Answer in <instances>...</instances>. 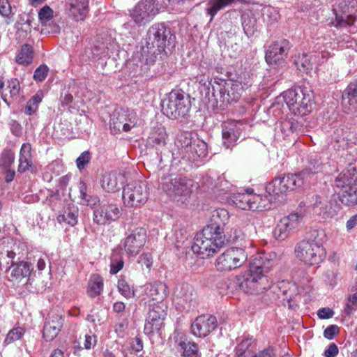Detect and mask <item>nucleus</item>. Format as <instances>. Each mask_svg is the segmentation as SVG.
Returning a JSON list of instances; mask_svg holds the SVG:
<instances>
[{"instance_id":"obj_18","label":"nucleus","mask_w":357,"mask_h":357,"mask_svg":"<svg viewBox=\"0 0 357 357\" xmlns=\"http://www.w3.org/2000/svg\"><path fill=\"white\" fill-rule=\"evenodd\" d=\"M222 79L214 78L204 84L203 90L205 92V98L208 99V104L213 107H220L224 109L228 102H223V95H226Z\"/></svg>"},{"instance_id":"obj_42","label":"nucleus","mask_w":357,"mask_h":357,"mask_svg":"<svg viewBox=\"0 0 357 357\" xmlns=\"http://www.w3.org/2000/svg\"><path fill=\"white\" fill-rule=\"evenodd\" d=\"M341 202L348 206H353L357 204V188L354 190L351 188L342 189L340 195Z\"/></svg>"},{"instance_id":"obj_64","label":"nucleus","mask_w":357,"mask_h":357,"mask_svg":"<svg viewBox=\"0 0 357 357\" xmlns=\"http://www.w3.org/2000/svg\"><path fill=\"white\" fill-rule=\"evenodd\" d=\"M97 342V337L96 335H85V340L84 343V348L86 349H91L92 347L95 346Z\"/></svg>"},{"instance_id":"obj_40","label":"nucleus","mask_w":357,"mask_h":357,"mask_svg":"<svg viewBox=\"0 0 357 357\" xmlns=\"http://www.w3.org/2000/svg\"><path fill=\"white\" fill-rule=\"evenodd\" d=\"M33 60V49L29 45H24L16 57V61L19 64L29 65Z\"/></svg>"},{"instance_id":"obj_8","label":"nucleus","mask_w":357,"mask_h":357,"mask_svg":"<svg viewBox=\"0 0 357 357\" xmlns=\"http://www.w3.org/2000/svg\"><path fill=\"white\" fill-rule=\"evenodd\" d=\"M193 183L192 180L175 174L162 176L160 180L161 189L172 198L189 195Z\"/></svg>"},{"instance_id":"obj_22","label":"nucleus","mask_w":357,"mask_h":357,"mask_svg":"<svg viewBox=\"0 0 357 357\" xmlns=\"http://www.w3.org/2000/svg\"><path fill=\"white\" fill-rule=\"evenodd\" d=\"M217 319L211 314H202L191 324L192 333L197 337H206L217 327Z\"/></svg>"},{"instance_id":"obj_10","label":"nucleus","mask_w":357,"mask_h":357,"mask_svg":"<svg viewBox=\"0 0 357 357\" xmlns=\"http://www.w3.org/2000/svg\"><path fill=\"white\" fill-rule=\"evenodd\" d=\"M138 121L137 114L134 110L118 108L111 114L109 126L115 133L121 130L129 132L137 126Z\"/></svg>"},{"instance_id":"obj_12","label":"nucleus","mask_w":357,"mask_h":357,"mask_svg":"<svg viewBox=\"0 0 357 357\" xmlns=\"http://www.w3.org/2000/svg\"><path fill=\"white\" fill-rule=\"evenodd\" d=\"M247 259L248 255L243 248H231L217 258L215 266L220 271H231L241 266Z\"/></svg>"},{"instance_id":"obj_2","label":"nucleus","mask_w":357,"mask_h":357,"mask_svg":"<svg viewBox=\"0 0 357 357\" xmlns=\"http://www.w3.org/2000/svg\"><path fill=\"white\" fill-rule=\"evenodd\" d=\"M176 42L175 34L171 28L165 23H157L149 27L147 31L146 45H142L139 52V59L146 65L153 64L158 56L162 58L166 54L165 49L174 47ZM139 52L137 54L138 56Z\"/></svg>"},{"instance_id":"obj_63","label":"nucleus","mask_w":357,"mask_h":357,"mask_svg":"<svg viewBox=\"0 0 357 357\" xmlns=\"http://www.w3.org/2000/svg\"><path fill=\"white\" fill-rule=\"evenodd\" d=\"M339 353L337 346L335 343L329 344L328 347L324 351L325 357H335Z\"/></svg>"},{"instance_id":"obj_19","label":"nucleus","mask_w":357,"mask_h":357,"mask_svg":"<svg viewBox=\"0 0 357 357\" xmlns=\"http://www.w3.org/2000/svg\"><path fill=\"white\" fill-rule=\"evenodd\" d=\"M229 200L236 207L242 210L261 211L265 207L259 195L234 193L229 197Z\"/></svg>"},{"instance_id":"obj_31","label":"nucleus","mask_w":357,"mask_h":357,"mask_svg":"<svg viewBox=\"0 0 357 357\" xmlns=\"http://www.w3.org/2000/svg\"><path fill=\"white\" fill-rule=\"evenodd\" d=\"M167 287L161 282L146 284L144 287V294L153 301H162L166 295Z\"/></svg>"},{"instance_id":"obj_41","label":"nucleus","mask_w":357,"mask_h":357,"mask_svg":"<svg viewBox=\"0 0 357 357\" xmlns=\"http://www.w3.org/2000/svg\"><path fill=\"white\" fill-rule=\"evenodd\" d=\"M178 346L183 350V355L185 357H201L197 345L190 341H181Z\"/></svg>"},{"instance_id":"obj_1","label":"nucleus","mask_w":357,"mask_h":357,"mask_svg":"<svg viewBox=\"0 0 357 357\" xmlns=\"http://www.w3.org/2000/svg\"><path fill=\"white\" fill-rule=\"evenodd\" d=\"M273 264L274 261L271 258V255L265 253L257 255L250 262L249 271L236 278V285L247 294L262 293L271 287L266 273Z\"/></svg>"},{"instance_id":"obj_53","label":"nucleus","mask_w":357,"mask_h":357,"mask_svg":"<svg viewBox=\"0 0 357 357\" xmlns=\"http://www.w3.org/2000/svg\"><path fill=\"white\" fill-rule=\"evenodd\" d=\"M91 159V153L89 151L82 152L76 160V165L79 170L84 169L85 166Z\"/></svg>"},{"instance_id":"obj_39","label":"nucleus","mask_w":357,"mask_h":357,"mask_svg":"<svg viewBox=\"0 0 357 357\" xmlns=\"http://www.w3.org/2000/svg\"><path fill=\"white\" fill-rule=\"evenodd\" d=\"M103 290V280L98 275H93L89 282L88 294L94 298L101 294Z\"/></svg>"},{"instance_id":"obj_33","label":"nucleus","mask_w":357,"mask_h":357,"mask_svg":"<svg viewBox=\"0 0 357 357\" xmlns=\"http://www.w3.org/2000/svg\"><path fill=\"white\" fill-rule=\"evenodd\" d=\"M241 24L248 37L252 36L257 31V19L252 11H245L241 15Z\"/></svg>"},{"instance_id":"obj_14","label":"nucleus","mask_w":357,"mask_h":357,"mask_svg":"<svg viewBox=\"0 0 357 357\" xmlns=\"http://www.w3.org/2000/svg\"><path fill=\"white\" fill-rule=\"evenodd\" d=\"M146 238V229L142 227L130 229L123 241V249L127 255L135 256L144 247Z\"/></svg>"},{"instance_id":"obj_30","label":"nucleus","mask_w":357,"mask_h":357,"mask_svg":"<svg viewBox=\"0 0 357 357\" xmlns=\"http://www.w3.org/2000/svg\"><path fill=\"white\" fill-rule=\"evenodd\" d=\"M34 169L31 155V146L29 143H24L20 151L17 172L22 174L27 171L33 172Z\"/></svg>"},{"instance_id":"obj_58","label":"nucleus","mask_w":357,"mask_h":357,"mask_svg":"<svg viewBox=\"0 0 357 357\" xmlns=\"http://www.w3.org/2000/svg\"><path fill=\"white\" fill-rule=\"evenodd\" d=\"M339 332V327L337 325H330L324 331V337L327 340H333L335 335Z\"/></svg>"},{"instance_id":"obj_7","label":"nucleus","mask_w":357,"mask_h":357,"mask_svg":"<svg viewBox=\"0 0 357 357\" xmlns=\"http://www.w3.org/2000/svg\"><path fill=\"white\" fill-rule=\"evenodd\" d=\"M189 96L183 91H171L162 102V110L170 119L184 117L190 109Z\"/></svg>"},{"instance_id":"obj_62","label":"nucleus","mask_w":357,"mask_h":357,"mask_svg":"<svg viewBox=\"0 0 357 357\" xmlns=\"http://www.w3.org/2000/svg\"><path fill=\"white\" fill-rule=\"evenodd\" d=\"M138 262L142 267L146 266L148 269H151L153 264L152 259L147 254L142 255L139 257Z\"/></svg>"},{"instance_id":"obj_35","label":"nucleus","mask_w":357,"mask_h":357,"mask_svg":"<svg viewBox=\"0 0 357 357\" xmlns=\"http://www.w3.org/2000/svg\"><path fill=\"white\" fill-rule=\"evenodd\" d=\"M114 47V43L111 38H107L105 41L97 40L92 49L96 56H107Z\"/></svg>"},{"instance_id":"obj_15","label":"nucleus","mask_w":357,"mask_h":357,"mask_svg":"<svg viewBox=\"0 0 357 357\" xmlns=\"http://www.w3.org/2000/svg\"><path fill=\"white\" fill-rule=\"evenodd\" d=\"M122 215V208L116 204L108 203L93 209L94 223L105 226L117 220Z\"/></svg>"},{"instance_id":"obj_61","label":"nucleus","mask_w":357,"mask_h":357,"mask_svg":"<svg viewBox=\"0 0 357 357\" xmlns=\"http://www.w3.org/2000/svg\"><path fill=\"white\" fill-rule=\"evenodd\" d=\"M334 314V311L329 307L320 308L317 312L319 318L321 319H330L333 317Z\"/></svg>"},{"instance_id":"obj_29","label":"nucleus","mask_w":357,"mask_h":357,"mask_svg":"<svg viewBox=\"0 0 357 357\" xmlns=\"http://www.w3.org/2000/svg\"><path fill=\"white\" fill-rule=\"evenodd\" d=\"M123 183V176L117 172L105 174L101 180L102 188L107 192H115L121 188Z\"/></svg>"},{"instance_id":"obj_59","label":"nucleus","mask_w":357,"mask_h":357,"mask_svg":"<svg viewBox=\"0 0 357 357\" xmlns=\"http://www.w3.org/2000/svg\"><path fill=\"white\" fill-rule=\"evenodd\" d=\"M11 13V6L8 0H0V15L8 17Z\"/></svg>"},{"instance_id":"obj_6","label":"nucleus","mask_w":357,"mask_h":357,"mask_svg":"<svg viewBox=\"0 0 357 357\" xmlns=\"http://www.w3.org/2000/svg\"><path fill=\"white\" fill-rule=\"evenodd\" d=\"M283 100L289 109L295 115H307L312 110V93L301 87H295L282 93Z\"/></svg>"},{"instance_id":"obj_44","label":"nucleus","mask_w":357,"mask_h":357,"mask_svg":"<svg viewBox=\"0 0 357 357\" xmlns=\"http://www.w3.org/2000/svg\"><path fill=\"white\" fill-rule=\"evenodd\" d=\"M294 63L301 72H307L312 68L310 59L308 55L305 53L296 56Z\"/></svg>"},{"instance_id":"obj_57","label":"nucleus","mask_w":357,"mask_h":357,"mask_svg":"<svg viewBox=\"0 0 357 357\" xmlns=\"http://www.w3.org/2000/svg\"><path fill=\"white\" fill-rule=\"evenodd\" d=\"M8 88L10 89V96L17 97L20 91V82L17 79H12L8 82Z\"/></svg>"},{"instance_id":"obj_25","label":"nucleus","mask_w":357,"mask_h":357,"mask_svg":"<svg viewBox=\"0 0 357 357\" xmlns=\"http://www.w3.org/2000/svg\"><path fill=\"white\" fill-rule=\"evenodd\" d=\"M222 83L224 85L225 91L226 95H223L222 102H236L241 97L243 89L241 83L236 80L229 79L225 80L222 79Z\"/></svg>"},{"instance_id":"obj_3","label":"nucleus","mask_w":357,"mask_h":357,"mask_svg":"<svg viewBox=\"0 0 357 357\" xmlns=\"http://www.w3.org/2000/svg\"><path fill=\"white\" fill-rule=\"evenodd\" d=\"M225 234H216L212 231V229L204 227L202 231L195 236L192 250L204 259L216 253L225 245Z\"/></svg>"},{"instance_id":"obj_37","label":"nucleus","mask_w":357,"mask_h":357,"mask_svg":"<svg viewBox=\"0 0 357 357\" xmlns=\"http://www.w3.org/2000/svg\"><path fill=\"white\" fill-rule=\"evenodd\" d=\"M235 0H209L206 8V13L210 15L212 22L218 11L231 4Z\"/></svg>"},{"instance_id":"obj_38","label":"nucleus","mask_w":357,"mask_h":357,"mask_svg":"<svg viewBox=\"0 0 357 357\" xmlns=\"http://www.w3.org/2000/svg\"><path fill=\"white\" fill-rule=\"evenodd\" d=\"M322 162L318 155L310 156L307 167L301 173L305 179H307L310 174H314L321 170Z\"/></svg>"},{"instance_id":"obj_9","label":"nucleus","mask_w":357,"mask_h":357,"mask_svg":"<svg viewBox=\"0 0 357 357\" xmlns=\"http://www.w3.org/2000/svg\"><path fill=\"white\" fill-rule=\"evenodd\" d=\"M149 192L146 181H137L130 183L123 188L122 199L128 208H137L144 205Z\"/></svg>"},{"instance_id":"obj_13","label":"nucleus","mask_w":357,"mask_h":357,"mask_svg":"<svg viewBox=\"0 0 357 357\" xmlns=\"http://www.w3.org/2000/svg\"><path fill=\"white\" fill-rule=\"evenodd\" d=\"M302 213H291L282 218L276 224L273 231V236L279 241H284L303 222Z\"/></svg>"},{"instance_id":"obj_45","label":"nucleus","mask_w":357,"mask_h":357,"mask_svg":"<svg viewBox=\"0 0 357 357\" xmlns=\"http://www.w3.org/2000/svg\"><path fill=\"white\" fill-rule=\"evenodd\" d=\"M338 206L331 202L326 201L320 206V211L319 214L323 218H332L337 213Z\"/></svg>"},{"instance_id":"obj_52","label":"nucleus","mask_w":357,"mask_h":357,"mask_svg":"<svg viewBox=\"0 0 357 357\" xmlns=\"http://www.w3.org/2000/svg\"><path fill=\"white\" fill-rule=\"evenodd\" d=\"M181 289L184 291V292L180 293L181 298L183 300L184 302L189 303L190 305H192V303L195 302V295L193 294L191 288L186 285L185 287L183 286Z\"/></svg>"},{"instance_id":"obj_16","label":"nucleus","mask_w":357,"mask_h":357,"mask_svg":"<svg viewBox=\"0 0 357 357\" xmlns=\"http://www.w3.org/2000/svg\"><path fill=\"white\" fill-rule=\"evenodd\" d=\"M166 310L167 306L164 303L159 302L151 306L146 319L144 326L145 333L150 335L159 333L167 315Z\"/></svg>"},{"instance_id":"obj_34","label":"nucleus","mask_w":357,"mask_h":357,"mask_svg":"<svg viewBox=\"0 0 357 357\" xmlns=\"http://www.w3.org/2000/svg\"><path fill=\"white\" fill-rule=\"evenodd\" d=\"M281 181L283 190H292L294 188L301 187L304 183V177L300 172L294 174H287L282 177H278Z\"/></svg>"},{"instance_id":"obj_48","label":"nucleus","mask_w":357,"mask_h":357,"mask_svg":"<svg viewBox=\"0 0 357 357\" xmlns=\"http://www.w3.org/2000/svg\"><path fill=\"white\" fill-rule=\"evenodd\" d=\"M232 185L224 176L218 178L214 187V191L218 195H225L230 190Z\"/></svg>"},{"instance_id":"obj_47","label":"nucleus","mask_w":357,"mask_h":357,"mask_svg":"<svg viewBox=\"0 0 357 357\" xmlns=\"http://www.w3.org/2000/svg\"><path fill=\"white\" fill-rule=\"evenodd\" d=\"M283 188L281 181H280L279 178H275L266 185V190L270 195H279L287 192Z\"/></svg>"},{"instance_id":"obj_21","label":"nucleus","mask_w":357,"mask_h":357,"mask_svg":"<svg viewBox=\"0 0 357 357\" xmlns=\"http://www.w3.org/2000/svg\"><path fill=\"white\" fill-rule=\"evenodd\" d=\"M243 129L241 121H231L224 123L222 126V144L226 149L234 146L240 139Z\"/></svg>"},{"instance_id":"obj_43","label":"nucleus","mask_w":357,"mask_h":357,"mask_svg":"<svg viewBox=\"0 0 357 357\" xmlns=\"http://www.w3.org/2000/svg\"><path fill=\"white\" fill-rule=\"evenodd\" d=\"M261 15L264 20L268 23L276 22L280 17V14L277 8L269 5L264 6L262 8Z\"/></svg>"},{"instance_id":"obj_23","label":"nucleus","mask_w":357,"mask_h":357,"mask_svg":"<svg viewBox=\"0 0 357 357\" xmlns=\"http://www.w3.org/2000/svg\"><path fill=\"white\" fill-rule=\"evenodd\" d=\"M62 315L55 312H50L46 318L43 331V336L46 341H52L60 332L63 324Z\"/></svg>"},{"instance_id":"obj_26","label":"nucleus","mask_w":357,"mask_h":357,"mask_svg":"<svg viewBox=\"0 0 357 357\" xmlns=\"http://www.w3.org/2000/svg\"><path fill=\"white\" fill-rule=\"evenodd\" d=\"M342 98L346 112H357V80L348 84L342 93Z\"/></svg>"},{"instance_id":"obj_27","label":"nucleus","mask_w":357,"mask_h":357,"mask_svg":"<svg viewBox=\"0 0 357 357\" xmlns=\"http://www.w3.org/2000/svg\"><path fill=\"white\" fill-rule=\"evenodd\" d=\"M167 139V134L165 127L157 125L151 128L146 143L149 146L161 151L166 145Z\"/></svg>"},{"instance_id":"obj_4","label":"nucleus","mask_w":357,"mask_h":357,"mask_svg":"<svg viewBox=\"0 0 357 357\" xmlns=\"http://www.w3.org/2000/svg\"><path fill=\"white\" fill-rule=\"evenodd\" d=\"M318 236L319 231L313 230L310 238L298 242L295 247L296 257L306 264H318L326 256L324 248L317 239Z\"/></svg>"},{"instance_id":"obj_17","label":"nucleus","mask_w":357,"mask_h":357,"mask_svg":"<svg viewBox=\"0 0 357 357\" xmlns=\"http://www.w3.org/2000/svg\"><path fill=\"white\" fill-rule=\"evenodd\" d=\"M291 47L288 40L280 39L274 41L266 52V61L269 65H281L287 59Z\"/></svg>"},{"instance_id":"obj_56","label":"nucleus","mask_w":357,"mask_h":357,"mask_svg":"<svg viewBox=\"0 0 357 357\" xmlns=\"http://www.w3.org/2000/svg\"><path fill=\"white\" fill-rule=\"evenodd\" d=\"M49 68L46 65H40L38 67L33 74V79L36 81L42 82L47 75Z\"/></svg>"},{"instance_id":"obj_20","label":"nucleus","mask_w":357,"mask_h":357,"mask_svg":"<svg viewBox=\"0 0 357 357\" xmlns=\"http://www.w3.org/2000/svg\"><path fill=\"white\" fill-rule=\"evenodd\" d=\"M181 158L190 162H196L207 155V144L199 139L191 140L190 144L180 150Z\"/></svg>"},{"instance_id":"obj_51","label":"nucleus","mask_w":357,"mask_h":357,"mask_svg":"<svg viewBox=\"0 0 357 357\" xmlns=\"http://www.w3.org/2000/svg\"><path fill=\"white\" fill-rule=\"evenodd\" d=\"M53 17V10L48 6H43L38 12V19L43 24L46 25Z\"/></svg>"},{"instance_id":"obj_49","label":"nucleus","mask_w":357,"mask_h":357,"mask_svg":"<svg viewBox=\"0 0 357 357\" xmlns=\"http://www.w3.org/2000/svg\"><path fill=\"white\" fill-rule=\"evenodd\" d=\"M117 287L121 294L126 298H131L134 295L133 290L123 278L119 279Z\"/></svg>"},{"instance_id":"obj_36","label":"nucleus","mask_w":357,"mask_h":357,"mask_svg":"<svg viewBox=\"0 0 357 357\" xmlns=\"http://www.w3.org/2000/svg\"><path fill=\"white\" fill-rule=\"evenodd\" d=\"M78 208L74 204L68 206L63 214L58 216L57 220L60 223L65 222L70 226H74L77 222Z\"/></svg>"},{"instance_id":"obj_55","label":"nucleus","mask_w":357,"mask_h":357,"mask_svg":"<svg viewBox=\"0 0 357 357\" xmlns=\"http://www.w3.org/2000/svg\"><path fill=\"white\" fill-rule=\"evenodd\" d=\"M80 203L83 205H86V200H89L93 195L87 194V186L83 181H80L78 185Z\"/></svg>"},{"instance_id":"obj_32","label":"nucleus","mask_w":357,"mask_h":357,"mask_svg":"<svg viewBox=\"0 0 357 357\" xmlns=\"http://www.w3.org/2000/svg\"><path fill=\"white\" fill-rule=\"evenodd\" d=\"M89 8V0H69L68 10L76 20H83Z\"/></svg>"},{"instance_id":"obj_28","label":"nucleus","mask_w":357,"mask_h":357,"mask_svg":"<svg viewBox=\"0 0 357 357\" xmlns=\"http://www.w3.org/2000/svg\"><path fill=\"white\" fill-rule=\"evenodd\" d=\"M33 270V265L27 261H21L6 267V271L10 272L11 280L20 282L23 278H28Z\"/></svg>"},{"instance_id":"obj_46","label":"nucleus","mask_w":357,"mask_h":357,"mask_svg":"<svg viewBox=\"0 0 357 357\" xmlns=\"http://www.w3.org/2000/svg\"><path fill=\"white\" fill-rule=\"evenodd\" d=\"M15 160V153L10 149H4L0 158V168H10Z\"/></svg>"},{"instance_id":"obj_5","label":"nucleus","mask_w":357,"mask_h":357,"mask_svg":"<svg viewBox=\"0 0 357 357\" xmlns=\"http://www.w3.org/2000/svg\"><path fill=\"white\" fill-rule=\"evenodd\" d=\"M335 20L331 24L336 28L346 29L354 33V24L357 21V0H336L333 6Z\"/></svg>"},{"instance_id":"obj_24","label":"nucleus","mask_w":357,"mask_h":357,"mask_svg":"<svg viewBox=\"0 0 357 357\" xmlns=\"http://www.w3.org/2000/svg\"><path fill=\"white\" fill-rule=\"evenodd\" d=\"M229 220V212L225 208H218L213 211L210 223L205 227L212 229V231L216 234H224V229Z\"/></svg>"},{"instance_id":"obj_50","label":"nucleus","mask_w":357,"mask_h":357,"mask_svg":"<svg viewBox=\"0 0 357 357\" xmlns=\"http://www.w3.org/2000/svg\"><path fill=\"white\" fill-rule=\"evenodd\" d=\"M24 333V328L17 327L12 329L7 334L6 337L4 340V343L9 344L16 340H20Z\"/></svg>"},{"instance_id":"obj_11","label":"nucleus","mask_w":357,"mask_h":357,"mask_svg":"<svg viewBox=\"0 0 357 357\" xmlns=\"http://www.w3.org/2000/svg\"><path fill=\"white\" fill-rule=\"evenodd\" d=\"M158 13L156 0H141L130 10V16L138 26H141L150 22Z\"/></svg>"},{"instance_id":"obj_54","label":"nucleus","mask_w":357,"mask_h":357,"mask_svg":"<svg viewBox=\"0 0 357 357\" xmlns=\"http://www.w3.org/2000/svg\"><path fill=\"white\" fill-rule=\"evenodd\" d=\"M252 344V340L250 339L243 340L236 347V355L237 357H242L248 350L249 347Z\"/></svg>"},{"instance_id":"obj_60","label":"nucleus","mask_w":357,"mask_h":357,"mask_svg":"<svg viewBox=\"0 0 357 357\" xmlns=\"http://www.w3.org/2000/svg\"><path fill=\"white\" fill-rule=\"evenodd\" d=\"M174 239L177 243L176 246L179 247L181 243H183L188 239L186 231L183 229L175 231Z\"/></svg>"}]
</instances>
